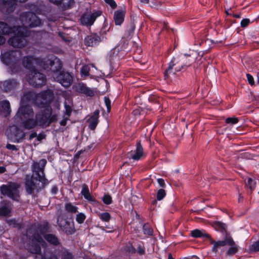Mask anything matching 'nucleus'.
<instances>
[{
  "label": "nucleus",
  "instance_id": "f257e3e1",
  "mask_svg": "<svg viewBox=\"0 0 259 259\" xmlns=\"http://www.w3.org/2000/svg\"><path fill=\"white\" fill-rule=\"evenodd\" d=\"M53 93L47 90L34 96L31 92L25 93L21 99V106L17 114L19 118L27 128H31L38 125L48 126L56 121L58 114L53 112L52 108L48 105L53 97Z\"/></svg>",
  "mask_w": 259,
  "mask_h": 259
},
{
  "label": "nucleus",
  "instance_id": "f03ea898",
  "mask_svg": "<svg viewBox=\"0 0 259 259\" xmlns=\"http://www.w3.org/2000/svg\"><path fill=\"white\" fill-rule=\"evenodd\" d=\"M40 8L34 4L29 6L31 12H25L20 15V20L23 28L20 26L12 27L8 25L6 23L0 22V34L3 35L13 34L11 37L8 43L11 46L15 48H22L27 43L26 36L30 35L31 32H28V27H34L41 25V22L35 13L39 14L40 11Z\"/></svg>",
  "mask_w": 259,
  "mask_h": 259
},
{
  "label": "nucleus",
  "instance_id": "7ed1b4c3",
  "mask_svg": "<svg viewBox=\"0 0 259 259\" xmlns=\"http://www.w3.org/2000/svg\"><path fill=\"white\" fill-rule=\"evenodd\" d=\"M49 56L40 60L38 59L27 56H24L22 59V64L26 69L31 71V74L27 76V80L29 83L35 87H38L44 85L46 82V78L44 74L39 72H36L34 69L42 68L44 64L49 65V61H48Z\"/></svg>",
  "mask_w": 259,
  "mask_h": 259
},
{
  "label": "nucleus",
  "instance_id": "20e7f679",
  "mask_svg": "<svg viewBox=\"0 0 259 259\" xmlns=\"http://www.w3.org/2000/svg\"><path fill=\"white\" fill-rule=\"evenodd\" d=\"M47 160L41 159L38 162H34L32 165L33 176L27 178L25 181V189L27 192L31 194L34 190L38 191L48 184V180L45 177L44 169Z\"/></svg>",
  "mask_w": 259,
  "mask_h": 259
},
{
  "label": "nucleus",
  "instance_id": "39448f33",
  "mask_svg": "<svg viewBox=\"0 0 259 259\" xmlns=\"http://www.w3.org/2000/svg\"><path fill=\"white\" fill-rule=\"evenodd\" d=\"M47 60L49 61V65L44 64L43 68L45 70L53 72L54 79L63 86L65 88L69 87L72 82V76L68 72L60 71L62 68V63L60 60L51 55L49 56Z\"/></svg>",
  "mask_w": 259,
  "mask_h": 259
},
{
  "label": "nucleus",
  "instance_id": "423d86ee",
  "mask_svg": "<svg viewBox=\"0 0 259 259\" xmlns=\"http://www.w3.org/2000/svg\"><path fill=\"white\" fill-rule=\"evenodd\" d=\"M22 53L19 51L3 52L1 54L2 61L9 66L12 73L18 72L21 68L20 59Z\"/></svg>",
  "mask_w": 259,
  "mask_h": 259
},
{
  "label": "nucleus",
  "instance_id": "0eeeda50",
  "mask_svg": "<svg viewBox=\"0 0 259 259\" xmlns=\"http://www.w3.org/2000/svg\"><path fill=\"white\" fill-rule=\"evenodd\" d=\"M20 185L18 184L11 183L2 185L1 187V191L3 195H7L13 200L18 201L19 195L18 189Z\"/></svg>",
  "mask_w": 259,
  "mask_h": 259
},
{
  "label": "nucleus",
  "instance_id": "6e6552de",
  "mask_svg": "<svg viewBox=\"0 0 259 259\" xmlns=\"http://www.w3.org/2000/svg\"><path fill=\"white\" fill-rule=\"evenodd\" d=\"M210 243L212 245L211 249L215 253L224 251L225 250L226 246L228 244H232L233 242L232 238L230 236H227L223 240L214 241L211 237L209 238Z\"/></svg>",
  "mask_w": 259,
  "mask_h": 259
},
{
  "label": "nucleus",
  "instance_id": "1a4fd4ad",
  "mask_svg": "<svg viewBox=\"0 0 259 259\" xmlns=\"http://www.w3.org/2000/svg\"><path fill=\"white\" fill-rule=\"evenodd\" d=\"M45 242L38 234H35L33 236L31 243L27 246V249L32 253L38 254L40 252V246H45Z\"/></svg>",
  "mask_w": 259,
  "mask_h": 259
},
{
  "label": "nucleus",
  "instance_id": "9d476101",
  "mask_svg": "<svg viewBox=\"0 0 259 259\" xmlns=\"http://www.w3.org/2000/svg\"><path fill=\"white\" fill-rule=\"evenodd\" d=\"M100 11L94 13H87L84 14L80 18V22L83 25H91L96 19L101 15Z\"/></svg>",
  "mask_w": 259,
  "mask_h": 259
},
{
  "label": "nucleus",
  "instance_id": "9b49d317",
  "mask_svg": "<svg viewBox=\"0 0 259 259\" xmlns=\"http://www.w3.org/2000/svg\"><path fill=\"white\" fill-rule=\"evenodd\" d=\"M27 0H0V6L3 12H5L6 9V12L11 11L14 5L16 2L24 3Z\"/></svg>",
  "mask_w": 259,
  "mask_h": 259
},
{
  "label": "nucleus",
  "instance_id": "f8f14e48",
  "mask_svg": "<svg viewBox=\"0 0 259 259\" xmlns=\"http://www.w3.org/2000/svg\"><path fill=\"white\" fill-rule=\"evenodd\" d=\"M145 156L143 148L140 143L136 145V150L130 152V157L134 160H139Z\"/></svg>",
  "mask_w": 259,
  "mask_h": 259
},
{
  "label": "nucleus",
  "instance_id": "ddd939ff",
  "mask_svg": "<svg viewBox=\"0 0 259 259\" xmlns=\"http://www.w3.org/2000/svg\"><path fill=\"white\" fill-rule=\"evenodd\" d=\"M125 12L126 10L124 7L114 12V20L116 25H120L123 23Z\"/></svg>",
  "mask_w": 259,
  "mask_h": 259
},
{
  "label": "nucleus",
  "instance_id": "4468645a",
  "mask_svg": "<svg viewBox=\"0 0 259 259\" xmlns=\"http://www.w3.org/2000/svg\"><path fill=\"white\" fill-rule=\"evenodd\" d=\"M58 225L63 229L68 234H72L74 232V229L70 227L68 228V226L70 225V224L66 221L65 220H63L62 218L59 217L57 220Z\"/></svg>",
  "mask_w": 259,
  "mask_h": 259
},
{
  "label": "nucleus",
  "instance_id": "2eb2a0df",
  "mask_svg": "<svg viewBox=\"0 0 259 259\" xmlns=\"http://www.w3.org/2000/svg\"><path fill=\"white\" fill-rule=\"evenodd\" d=\"M100 41V37L96 34L88 36L85 38V43L89 46H94L97 45Z\"/></svg>",
  "mask_w": 259,
  "mask_h": 259
},
{
  "label": "nucleus",
  "instance_id": "dca6fc26",
  "mask_svg": "<svg viewBox=\"0 0 259 259\" xmlns=\"http://www.w3.org/2000/svg\"><path fill=\"white\" fill-rule=\"evenodd\" d=\"M99 111L96 110L93 115L88 119L89 122V126L91 130H94L98 123Z\"/></svg>",
  "mask_w": 259,
  "mask_h": 259
},
{
  "label": "nucleus",
  "instance_id": "f3484780",
  "mask_svg": "<svg viewBox=\"0 0 259 259\" xmlns=\"http://www.w3.org/2000/svg\"><path fill=\"white\" fill-rule=\"evenodd\" d=\"M12 209L11 205L9 203H5L4 205L0 207V215L7 216L9 214Z\"/></svg>",
  "mask_w": 259,
  "mask_h": 259
},
{
  "label": "nucleus",
  "instance_id": "a211bd4d",
  "mask_svg": "<svg viewBox=\"0 0 259 259\" xmlns=\"http://www.w3.org/2000/svg\"><path fill=\"white\" fill-rule=\"evenodd\" d=\"M191 234L192 236L195 238L206 237L209 239L210 237L204 230H200L198 229L191 231Z\"/></svg>",
  "mask_w": 259,
  "mask_h": 259
},
{
  "label": "nucleus",
  "instance_id": "6ab92c4d",
  "mask_svg": "<svg viewBox=\"0 0 259 259\" xmlns=\"http://www.w3.org/2000/svg\"><path fill=\"white\" fill-rule=\"evenodd\" d=\"M0 109L5 113L6 115L9 114L11 112L10 103L8 101H3L1 102Z\"/></svg>",
  "mask_w": 259,
  "mask_h": 259
},
{
  "label": "nucleus",
  "instance_id": "aec40b11",
  "mask_svg": "<svg viewBox=\"0 0 259 259\" xmlns=\"http://www.w3.org/2000/svg\"><path fill=\"white\" fill-rule=\"evenodd\" d=\"M16 82L13 80H6L3 83V89L6 91H9L14 89L16 85Z\"/></svg>",
  "mask_w": 259,
  "mask_h": 259
},
{
  "label": "nucleus",
  "instance_id": "412c9836",
  "mask_svg": "<svg viewBox=\"0 0 259 259\" xmlns=\"http://www.w3.org/2000/svg\"><path fill=\"white\" fill-rule=\"evenodd\" d=\"M45 239L50 243L54 245H57L58 243L57 238L54 235L47 234L44 236Z\"/></svg>",
  "mask_w": 259,
  "mask_h": 259
},
{
  "label": "nucleus",
  "instance_id": "4be33fe9",
  "mask_svg": "<svg viewBox=\"0 0 259 259\" xmlns=\"http://www.w3.org/2000/svg\"><path fill=\"white\" fill-rule=\"evenodd\" d=\"M81 193L86 199L89 200H91L92 199V197L90 195L89 188L87 185H83Z\"/></svg>",
  "mask_w": 259,
  "mask_h": 259
},
{
  "label": "nucleus",
  "instance_id": "5701e85b",
  "mask_svg": "<svg viewBox=\"0 0 259 259\" xmlns=\"http://www.w3.org/2000/svg\"><path fill=\"white\" fill-rule=\"evenodd\" d=\"M228 246H229V248L227 252L228 255H232L238 251V247L233 241L232 244H228Z\"/></svg>",
  "mask_w": 259,
  "mask_h": 259
},
{
  "label": "nucleus",
  "instance_id": "b1692460",
  "mask_svg": "<svg viewBox=\"0 0 259 259\" xmlns=\"http://www.w3.org/2000/svg\"><path fill=\"white\" fill-rule=\"evenodd\" d=\"M256 185V180L252 179L250 178L247 179V181L246 182V186L249 188L251 191L254 189Z\"/></svg>",
  "mask_w": 259,
  "mask_h": 259
},
{
  "label": "nucleus",
  "instance_id": "393cba45",
  "mask_svg": "<svg viewBox=\"0 0 259 259\" xmlns=\"http://www.w3.org/2000/svg\"><path fill=\"white\" fill-rule=\"evenodd\" d=\"M66 210L71 213H75L77 211L78 208L73 205L71 203H67L65 205Z\"/></svg>",
  "mask_w": 259,
  "mask_h": 259
},
{
  "label": "nucleus",
  "instance_id": "a878e982",
  "mask_svg": "<svg viewBox=\"0 0 259 259\" xmlns=\"http://www.w3.org/2000/svg\"><path fill=\"white\" fill-rule=\"evenodd\" d=\"M90 67L89 65H84L81 67L80 70L81 76L82 77H86L89 75Z\"/></svg>",
  "mask_w": 259,
  "mask_h": 259
},
{
  "label": "nucleus",
  "instance_id": "bb28decb",
  "mask_svg": "<svg viewBox=\"0 0 259 259\" xmlns=\"http://www.w3.org/2000/svg\"><path fill=\"white\" fill-rule=\"evenodd\" d=\"M50 1L56 5H59L62 2L64 6H67L68 7L70 6L72 3V0H50Z\"/></svg>",
  "mask_w": 259,
  "mask_h": 259
},
{
  "label": "nucleus",
  "instance_id": "cd10ccee",
  "mask_svg": "<svg viewBox=\"0 0 259 259\" xmlns=\"http://www.w3.org/2000/svg\"><path fill=\"white\" fill-rule=\"evenodd\" d=\"M100 219L103 221L108 222L110 221L111 217L108 212H103L99 214Z\"/></svg>",
  "mask_w": 259,
  "mask_h": 259
},
{
  "label": "nucleus",
  "instance_id": "c85d7f7f",
  "mask_svg": "<svg viewBox=\"0 0 259 259\" xmlns=\"http://www.w3.org/2000/svg\"><path fill=\"white\" fill-rule=\"evenodd\" d=\"M166 193L164 189H159L157 193V199L159 201L163 199V198L165 196Z\"/></svg>",
  "mask_w": 259,
  "mask_h": 259
},
{
  "label": "nucleus",
  "instance_id": "c756f323",
  "mask_svg": "<svg viewBox=\"0 0 259 259\" xmlns=\"http://www.w3.org/2000/svg\"><path fill=\"white\" fill-rule=\"evenodd\" d=\"M85 215L83 213H79L76 215V221L79 223V224H82L83 223L85 219Z\"/></svg>",
  "mask_w": 259,
  "mask_h": 259
},
{
  "label": "nucleus",
  "instance_id": "7c9ffc66",
  "mask_svg": "<svg viewBox=\"0 0 259 259\" xmlns=\"http://www.w3.org/2000/svg\"><path fill=\"white\" fill-rule=\"evenodd\" d=\"M88 88L86 85L83 83H79L77 86V90L81 93L86 95V91Z\"/></svg>",
  "mask_w": 259,
  "mask_h": 259
},
{
  "label": "nucleus",
  "instance_id": "2f4dec72",
  "mask_svg": "<svg viewBox=\"0 0 259 259\" xmlns=\"http://www.w3.org/2000/svg\"><path fill=\"white\" fill-rule=\"evenodd\" d=\"M88 88L86 85L83 83H79L77 86V90L81 93L86 95V91Z\"/></svg>",
  "mask_w": 259,
  "mask_h": 259
},
{
  "label": "nucleus",
  "instance_id": "473e14b6",
  "mask_svg": "<svg viewBox=\"0 0 259 259\" xmlns=\"http://www.w3.org/2000/svg\"><path fill=\"white\" fill-rule=\"evenodd\" d=\"M250 250L251 251H259V241L253 243L250 247Z\"/></svg>",
  "mask_w": 259,
  "mask_h": 259
},
{
  "label": "nucleus",
  "instance_id": "72a5a7b5",
  "mask_svg": "<svg viewBox=\"0 0 259 259\" xmlns=\"http://www.w3.org/2000/svg\"><path fill=\"white\" fill-rule=\"evenodd\" d=\"M102 200L104 203L106 204H110L112 202V198L109 195H105Z\"/></svg>",
  "mask_w": 259,
  "mask_h": 259
},
{
  "label": "nucleus",
  "instance_id": "f704fd0d",
  "mask_svg": "<svg viewBox=\"0 0 259 259\" xmlns=\"http://www.w3.org/2000/svg\"><path fill=\"white\" fill-rule=\"evenodd\" d=\"M143 231L144 234L147 235H151L152 233V229L148 225H144L143 226Z\"/></svg>",
  "mask_w": 259,
  "mask_h": 259
},
{
  "label": "nucleus",
  "instance_id": "c9c22d12",
  "mask_svg": "<svg viewBox=\"0 0 259 259\" xmlns=\"http://www.w3.org/2000/svg\"><path fill=\"white\" fill-rule=\"evenodd\" d=\"M238 121V119L236 117H229L226 119V122L227 123L236 124Z\"/></svg>",
  "mask_w": 259,
  "mask_h": 259
},
{
  "label": "nucleus",
  "instance_id": "e433bc0d",
  "mask_svg": "<svg viewBox=\"0 0 259 259\" xmlns=\"http://www.w3.org/2000/svg\"><path fill=\"white\" fill-rule=\"evenodd\" d=\"M178 63L177 60L176 58H174L171 62L169 63V67H168L167 69L166 70V73H168V72L172 68L173 66L176 65V63Z\"/></svg>",
  "mask_w": 259,
  "mask_h": 259
},
{
  "label": "nucleus",
  "instance_id": "4c0bfd02",
  "mask_svg": "<svg viewBox=\"0 0 259 259\" xmlns=\"http://www.w3.org/2000/svg\"><path fill=\"white\" fill-rule=\"evenodd\" d=\"M105 3L109 5L112 9L117 7L116 2L114 0H104Z\"/></svg>",
  "mask_w": 259,
  "mask_h": 259
},
{
  "label": "nucleus",
  "instance_id": "58836bf2",
  "mask_svg": "<svg viewBox=\"0 0 259 259\" xmlns=\"http://www.w3.org/2000/svg\"><path fill=\"white\" fill-rule=\"evenodd\" d=\"M161 5L162 3L161 2L153 1L151 3L150 6L152 8L158 9L161 6Z\"/></svg>",
  "mask_w": 259,
  "mask_h": 259
},
{
  "label": "nucleus",
  "instance_id": "ea45409f",
  "mask_svg": "<svg viewBox=\"0 0 259 259\" xmlns=\"http://www.w3.org/2000/svg\"><path fill=\"white\" fill-rule=\"evenodd\" d=\"M104 101H105L106 106L107 107V111H108V112H109L110 110V108H111L110 100H109V99L108 98L105 97H104Z\"/></svg>",
  "mask_w": 259,
  "mask_h": 259
},
{
  "label": "nucleus",
  "instance_id": "a19ab883",
  "mask_svg": "<svg viewBox=\"0 0 259 259\" xmlns=\"http://www.w3.org/2000/svg\"><path fill=\"white\" fill-rule=\"evenodd\" d=\"M63 259H72L73 256L71 253L68 252L67 251H65L63 254Z\"/></svg>",
  "mask_w": 259,
  "mask_h": 259
},
{
  "label": "nucleus",
  "instance_id": "79ce46f5",
  "mask_svg": "<svg viewBox=\"0 0 259 259\" xmlns=\"http://www.w3.org/2000/svg\"><path fill=\"white\" fill-rule=\"evenodd\" d=\"M247 81L251 85H253L254 84V79L252 75L249 74H246Z\"/></svg>",
  "mask_w": 259,
  "mask_h": 259
},
{
  "label": "nucleus",
  "instance_id": "37998d69",
  "mask_svg": "<svg viewBox=\"0 0 259 259\" xmlns=\"http://www.w3.org/2000/svg\"><path fill=\"white\" fill-rule=\"evenodd\" d=\"M65 115L67 116V117L69 116L71 113V108L69 106L66 105L65 104Z\"/></svg>",
  "mask_w": 259,
  "mask_h": 259
},
{
  "label": "nucleus",
  "instance_id": "c03bdc74",
  "mask_svg": "<svg viewBox=\"0 0 259 259\" xmlns=\"http://www.w3.org/2000/svg\"><path fill=\"white\" fill-rule=\"evenodd\" d=\"M250 21L248 19H244L241 22V26L242 27H245L247 26L249 23Z\"/></svg>",
  "mask_w": 259,
  "mask_h": 259
},
{
  "label": "nucleus",
  "instance_id": "a18cd8bd",
  "mask_svg": "<svg viewBox=\"0 0 259 259\" xmlns=\"http://www.w3.org/2000/svg\"><path fill=\"white\" fill-rule=\"evenodd\" d=\"M95 92L94 90L88 88L86 91V95L92 97L94 95Z\"/></svg>",
  "mask_w": 259,
  "mask_h": 259
},
{
  "label": "nucleus",
  "instance_id": "49530a36",
  "mask_svg": "<svg viewBox=\"0 0 259 259\" xmlns=\"http://www.w3.org/2000/svg\"><path fill=\"white\" fill-rule=\"evenodd\" d=\"M157 182L159 186L162 188L165 187V184L163 179L159 178L157 179Z\"/></svg>",
  "mask_w": 259,
  "mask_h": 259
},
{
  "label": "nucleus",
  "instance_id": "de8ad7c7",
  "mask_svg": "<svg viewBox=\"0 0 259 259\" xmlns=\"http://www.w3.org/2000/svg\"><path fill=\"white\" fill-rule=\"evenodd\" d=\"M7 148L9 150H13V151H16L17 150L16 147L14 145H12V144H7Z\"/></svg>",
  "mask_w": 259,
  "mask_h": 259
},
{
  "label": "nucleus",
  "instance_id": "09e8293b",
  "mask_svg": "<svg viewBox=\"0 0 259 259\" xmlns=\"http://www.w3.org/2000/svg\"><path fill=\"white\" fill-rule=\"evenodd\" d=\"M68 119L67 117H64V118L60 121V124L63 126L65 125Z\"/></svg>",
  "mask_w": 259,
  "mask_h": 259
},
{
  "label": "nucleus",
  "instance_id": "8fccbe9b",
  "mask_svg": "<svg viewBox=\"0 0 259 259\" xmlns=\"http://www.w3.org/2000/svg\"><path fill=\"white\" fill-rule=\"evenodd\" d=\"M6 41V38L1 35H0V45H2Z\"/></svg>",
  "mask_w": 259,
  "mask_h": 259
},
{
  "label": "nucleus",
  "instance_id": "3c124183",
  "mask_svg": "<svg viewBox=\"0 0 259 259\" xmlns=\"http://www.w3.org/2000/svg\"><path fill=\"white\" fill-rule=\"evenodd\" d=\"M57 191H58V189H57V187H56V186H54L52 188V192L53 194H56L57 193Z\"/></svg>",
  "mask_w": 259,
  "mask_h": 259
},
{
  "label": "nucleus",
  "instance_id": "603ef678",
  "mask_svg": "<svg viewBox=\"0 0 259 259\" xmlns=\"http://www.w3.org/2000/svg\"><path fill=\"white\" fill-rule=\"evenodd\" d=\"M37 136L36 133H32L29 136V139L31 140Z\"/></svg>",
  "mask_w": 259,
  "mask_h": 259
},
{
  "label": "nucleus",
  "instance_id": "864d4df0",
  "mask_svg": "<svg viewBox=\"0 0 259 259\" xmlns=\"http://www.w3.org/2000/svg\"><path fill=\"white\" fill-rule=\"evenodd\" d=\"M6 171V169L4 166H0V174L5 172Z\"/></svg>",
  "mask_w": 259,
  "mask_h": 259
},
{
  "label": "nucleus",
  "instance_id": "5fc2aeb1",
  "mask_svg": "<svg viewBox=\"0 0 259 259\" xmlns=\"http://www.w3.org/2000/svg\"><path fill=\"white\" fill-rule=\"evenodd\" d=\"M45 138V136L44 135H39L37 137V139L38 140V141H40L42 139H44Z\"/></svg>",
  "mask_w": 259,
  "mask_h": 259
},
{
  "label": "nucleus",
  "instance_id": "6e6d98bb",
  "mask_svg": "<svg viewBox=\"0 0 259 259\" xmlns=\"http://www.w3.org/2000/svg\"><path fill=\"white\" fill-rule=\"evenodd\" d=\"M219 225L222 229L225 230L226 227L225 224L220 223Z\"/></svg>",
  "mask_w": 259,
  "mask_h": 259
},
{
  "label": "nucleus",
  "instance_id": "4d7b16f0",
  "mask_svg": "<svg viewBox=\"0 0 259 259\" xmlns=\"http://www.w3.org/2000/svg\"><path fill=\"white\" fill-rule=\"evenodd\" d=\"M54 107L58 110L60 109V104L58 103H56L54 105Z\"/></svg>",
  "mask_w": 259,
  "mask_h": 259
},
{
  "label": "nucleus",
  "instance_id": "13d9d810",
  "mask_svg": "<svg viewBox=\"0 0 259 259\" xmlns=\"http://www.w3.org/2000/svg\"><path fill=\"white\" fill-rule=\"evenodd\" d=\"M141 3L143 4H147L149 3V0H140Z\"/></svg>",
  "mask_w": 259,
  "mask_h": 259
},
{
  "label": "nucleus",
  "instance_id": "bf43d9fd",
  "mask_svg": "<svg viewBox=\"0 0 259 259\" xmlns=\"http://www.w3.org/2000/svg\"><path fill=\"white\" fill-rule=\"evenodd\" d=\"M168 259H174L171 254H169L168 256Z\"/></svg>",
  "mask_w": 259,
  "mask_h": 259
},
{
  "label": "nucleus",
  "instance_id": "052dcab7",
  "mask_svg": "<svg viewBox=\"0 0 259 259\" xmlns=\"http://www.w3.org/2000/svg\"><path fill=\"white\" fill-rule=\"evenodd\" d=\"M139 252H140V253L141 254H143V253H144V250H143V249H141V250H140V251H139Z\"/></svg>",
  "mask_w": 259,
  "mask_h": 259
},
{
  "label": "nucleus",
  "instance_id": "680f3d73",
  "mask_svg": "<svg viewBox=\"0 0 259 259\" xmlns=\"http://www.w3.org/2000/svg\"><path fill=\"white\" fill-rule=\"evenodd\" d=\"M257 78H258V82L259 83V74L257 75Z\"/></svg>",
  "mask_w": 259,
  "mask_h": 259
},
{
  "label": "nucleus",
  "instance_id": "e2e57ef3",
  "mask_svg": "<svg viewBox=\"0 0 259 259\" xmlns=\"http://www.w3.org/2000/svg\"><path fill=\"white\" fill-rule=\"evenodd\" d=\"M93 67H95L94 65L93 64L92 65Z\"/></svg>",
  "mask_w": 259,
  "mask_h": 259
}]
</instances>
